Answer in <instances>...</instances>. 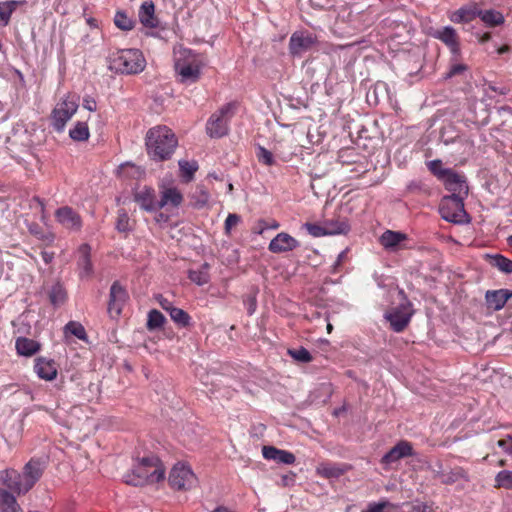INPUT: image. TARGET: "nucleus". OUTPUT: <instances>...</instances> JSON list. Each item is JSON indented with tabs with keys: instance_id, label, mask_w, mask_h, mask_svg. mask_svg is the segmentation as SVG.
<instances>
[{
	"instance_id": "10",
	"label": "nucleus",
	"mask_w": 512,
	"mask_h": 512,
	"mask_svg": "<svg viewBox=\"0 0 512 512\" xmlns=\"http://www.w3.org/2000/svg\"><path fill=\"white\" fill-rule=\"evenodd\" d=\"M127 299L126 289L118 281L113 282L110 287L107 307V312L111 318L115 319L120 316Z\"/></svg>"
},
{
	"instance_id": "43",
	"label": "nucleus",
	"mask_w": 512,
	"mask_h": 512,
	"mask_svg": "<svg viewBox=\"0 0 512 512\" xmlns=\"http://www.w3.org/2000/svg\"><path fill=\"white\" fill-rule=\"evenodd\" d=\"M134 221H131L127 212L124 209L118 210L116 229L120 233H128L133 230Z\"/></svg>"
},
{
	"instance_id": "59",
	"label": "nucleus",
	"mask_w": 512,
	"mask_h": 512,
	"mask_svg": "<svg viewBox=\"0 0 512 512\" xmlns=\"http://www.w3.org/2000/svg\"><path fill=\"white\" fill-rule=\"evenodd\" d=\"M244 305L247 307V312L252 315L257 307V301L254 296H249L244 300Z\"/></svg>"
},
{
	"instance_id": "62",
	"label": "nucleus",
	"mask_w": 512,
	"mask_h": 512,
	"mask_svg": "<svg viewBox=\"0 0 512 512\" xmlns=\"http://www.w3.org/2000/svg\"><path fill=\"white\" fill-rule=\"evenodd\" d=\"M96 106V102L92 98H85L83 101V107L89 111H95Z\"/></svg>"
},
{
	"instance_id": "23",
	"label": "nucleus",
	"mask_w": 512,
	"mask_h": 512,
	"mask_svg": "<svg viewBox=\"0 0 512 512\" xmlns=\"http://www.w3.org/2000/svg\"><path fill=\"white\" fill-rule=\"evenodd\" d=\"M34 370L39 378L52 381L57 377V364L53 359L38 357L35 359Z\"/></svg>"
},
{
	"instance_id": "54",
	"label": "nucleus",
	"mask_w": 512,
	"mask_h": 512,
	"mask_svg": "<svg viewBox=\"0 0 512 512\" xmlns=\"http://www.w3.org/2000/svg\"><path fill=\"white\" fill-rule=\"evenodd\" d=\"M304 227L313 237H322L328 235L324 223L322 225L315 223H305Z\"/></svg>"
},
{
	"instance_id": "25",
	"label": "nucleus",
	"mask_w": 512,
	"mask_h": 512,
	"mask_svg": "<svg viewBox=\"0 0 512 512\" xmlns=\"http://www.w3.org/2000/svg\"><path fill=\"white\" fill-rule=\"evenodd\" d=\"M140 23L150 29L158 28L159 19L155 14V5L152 0L144 1L138 12Z\"/></svg>"
},
{
	"instance_id": "14",
	"label": "nucleus",
	"mask_w": 512,
	"mask_h": 512,
	"mask_svg": "<svg viewBox=\"0 0 512 512\" xmlns=\"http://www.w3.org/2000/svg\"><path fill=\"white\" fill-rule=\"evenodd\" d=\"M410 307V303L402 304L387 315V319L395 332H402L408 326L412 316Z\"/></svg>"
},
{
	"instance_id": "56",
	"label": "nucleus",
	"mask_w": 512,
	"mask_h": 512,
	"mask_svg": "<svg viewBox=\"0 0 512 512\" xmlns=\"http://www.w3.org/2000/svg\"><path fill=\"white\" fill-rule=\"evenodd\" d=\"M310 5L316 9L329 10L334 7L335 0H310Z\"/></svg>"
},
{
	"instance_id": "51",
	"label": "nucleus",
	"mask_w": 512,
	"mask_h": 512,
	"mask_svg": "<svg viewBox=\"0 0 512 512\" xmlns=\"http://www.w3.org/2000/svg\"><path fill=\"white\" fill-rule=\"evenodd\" d=\"M288 354L296 361L302 363L311 362L313 359L311 353L304 347H300L299 349H289Z\"/></svg>"
},
{
	"instance_id": "6",
	"label": "nucleus",
	"mask_w": 512,
	"mask_h": 512,
	"mask_svg": "<svg viewBox=\"0 0 512 512\" xmlns=\"http://www.w3.org/2000/svg\"><path fill=\"white\" fill-rule=\"evenodd\" d=\"M78 110L77 100L66 96L60 100L51 113V124L57 132H62L67 122Z\"/></svg>"
},
{
	"instance_id": "50",
	"label": "nucleus",
	"mask_w": 512,
	"mask_h": 512,
	"mask_svg": "<svg viewBox=\"0 0 512 512\" xmlns=\"http://www.w3.org/2000/svg\"><path fill=\"white\" fill-rule=\"evenodd\" d=\"M256 156L258 161L265 166H273L276 164L272 152L262 146L258 147Z\"/></svg>"
},
{
	"instance_id": "7",
	"label": "nucleus",
	"mask_w": 512,
	"mask_h": 512,
	"mask_svg": "<svg viewBox=\"0 0 512 512\" xmlns=\"http://www.w3.org/2000/svg\"><path fill=\"white\" fill-rule=\"evenodd\" d=\"M460 196H445L440 205V213L444 220L452 223L463 222L466 212L464 209V199Z\"/></svg>"
},
{
	"instance_id": "21",
	"label": "nucleus",
	"mask_w": 512,
	"mask_h": 512,
	"mask_svg": "<svg viewBox=\"0 0 512 512\" xmlns=\"http://www.w3.org/2000/svg\"><path fill=\"white\" fill-rule=\"evenodd\" d=\"M479 14L480 8L478 4L470 3L451 12L448 17L453 23L464 24L473 21L475 18L479 17Z\"/></svg>"
},
{
	"instance_id": "2",
	"label": "nucleus",
	"mask_w": 512,
	"mask_h": 512,
	"mask_svg": "<svg viewBox=\"0 0 512 512\" xmlns=\"http://www.w3.org/2000/svg\"><path fill=\"white\" fill-rule=\"evenodd\" d=\"M205 64V57L191 49L180 48L176 54L175 70L184 84L197 82Z\"/></svg>"
},
{
	"instance_id": "41",
	"label": "nucleus",
	"mask_w": 512,
	"mask_h": 512,
	"mask_svg": "<svg viewBox=\"0 0 512 512\" xmlns=\"http://www.w3.org/2000/svg\"><path fill=\"white\" fill-rule=\"evenodd\" d=\"M49 300L52 305H63L67 299V292L60 283L54 284L49 291Z\"/></svg>"
},
{
	"instance_id": "45",
	"label": "nucleus",
	"mask_w": 512,
	"mask_h": 512,
	"mask_svg": "<svg viewBox=\"0 0 512 512\" xmlns=\"http://www.w3.org/2000/svg\"><path fill=\"white\" fill-rule=\"evenodd\" d=\"M114 24L123 31H130L135 26V21L130 18L126 12L117 11L114 16Z\"/></svg>"
},
{
	"instance_id": "49",
	"label": "nucleus",
	"mask_w": 512,
	"mask_h": 512,
	"mask_svg": "<svg viewBox=\"0 0 512 512\" xmlns=\"http://www.w3.org/2000/svg\"><path fill=\"white\" fill-rule=\"evenodd\" d=\"M427 167L429 171L441 181L445 179L451 170L449 168H443L442 161L439 159L427 162Z\"/></svg>"
},
{
	"instance_id": "64",
	"label": "nucleus",
	"mask_w": 512,
	"mask_h": 512,
	"mask_svg": "<svg viewBox=\"0 0 512 512\" xmlns=\"http://www.w3.org/2000/svg\"><path fill=\"white\" fill-rule=\"evenodd\" d=\"M155 220H156V222H158V223H162V222H164V223H165V222H167V221L169 220V216H168V215H166V214H164L163 212H160V213H158V214L156 215Z\"/></svg>"
},
{
	"instance_id": "16",
	"label": "nucleus",
	"mask_w": 512,
	"mask_h": 512,
	"mask_svg": "<svg viewBox=\"0 0 512 512\" xmlns=\"http://www.w3.org/2000/svg\"><path fill=\"white\" fill-rule=\"evenodd\" d=\"M413 454V447L411 443L402 440L383 455L381 458V463L384 465H391L403 458L412 456Z\"/></svg>"
},
{
	"instance_id": "27",
	"label": "nucleus",
	"mask_w": 512,
	"mask_h": 512,
	"mask_svg": "<svg viewBox=\"0 0 512 512\" xmlns=\"http://www.w3.org/2000/svg\"><path fill=\"white\" fill-rule=\"evenodd\" d=\"M263 457L267 460H273L277 463L291 465L295 462L296 457L293 453L278 449L274 446H263Z\"/></svg>"
},
{
	"instance_id": "38",
	"label": "nucleus",
	"mask_w": 512,
	"mask_h": 512,
	"mask_svg": "<svg viewBox=\"0 0 512 512\" xmlns=\"http://www.w3.org/2000/svg\"><path fill=\"white\" fill-rule=\"evenodd\" d=\"M198 170V163L196 161H179L180 177L184 183H189L193 180L195 172Z\"/></svg>"
},
{
	"instance_id": "22",
	"label": "nucleus",
	"mask_w": 512,
	"mask_h": 512,
	"mask_svg": "<svg viewBox=\"0 0 512 512\" xmlns=\"http://www.w3.org/2000/svg\"><path fill=\"white\" fill-rule=\"evenodd\" d=\"M352 469L346 463H322L316 468V474L325 479H338Z\"/></svg>"
},
{
	"instance_id": "47",
	"label": "nucleus",
	"mask_w": 512,
	"mask_h": 512,
	"mask_svg": "<svg viewBox=\"0 0 512 512\" xmlns=\"http://www.w3.org/2000/svg\"><path fill=\"white\" fill-rule=\"evenodd\" d=\"M134 467L135 471H141L146 470V468L154 470L155 467H163V465L157 456L149 455L139 459L138 464L135 465Z\"/></svg>"
},
{
	"instance_id": "52",
	"label": "nucleus",
	"mask_w": 512,
	"mask_h": 512,
	"mask_svg": "<svg viewBox=\"0 0 512 512\" xmlns=\"http://www.w3.org/2000/svg\"><path fill=\"white\" fill-rule=\"evenodd\" d=\"M407 190L410 193L420 194V195H425V196H429L431 193L430 187L421 180H416V181H412L411 183H409L407 186Z\"/></svg>"
},
{
	"instance_id": "28",
	"label": "nucleus",
	"mask_w": 512,
	"mask_h": 512,
	"mask_svg": "<svg viewBox=\"0 0 512 512\" xmlns=\"http://www.w3.org/2000/svg\"><path fill=\"white\" fill-rule=\"evenodd\" d=\"M78 268L80 278H91L93 275V265L90 260L91 247L88 244H82L79 249Z\"/></svg>"
},
{
	"instance_id": "5",
	"label": "nucleus",
	"mask_w": 512,
	"mask_h": 512,
	"mask_svg": "<svg viewBox=\"0 0 512 512\" xmlns=\"http://www.w3.org/2000/svg\"><path fill=\"white\" fill-rule=\"evenodd\" d=\"M168 481L171 488L178 491H188L198 483V479L191 467L181 462L172 467Z\"/></svg>"
},
{
	"instance_id": "15",
	"label": "nucleus",
	"mask_w": 512,
	"mask_h": 512,
	"mask_svg": "<svg viewBox=\"0 0 512 512\" xmlns=\"http://www.w3.org/2000/svg\"><path fill=\"white\" fill-rule=\"evenodd\" d=\"M433 37L444 43L449 48L452 55H460V40L456 30L453 27H442L433 33Z\"/></svg>"
},
{
	"instance_id": "13",
	"label": "nucleus",
	"mask_w": 512,
	"mask_h": 512,
	"mask_svg": "<svg viewBox=\"0 0 512 512\" xmlns=\"http://www.w3.org/2000/svg\"><path fill=\"white\" fill-rule=\"evenodd\" d=\"M316 42V38L309 32H295L289 40V51L292 55H301L310 50Z\"/></svg>"
},
{
	"instance_id": "39",
	"label": "nucleus",
	"mask_w": 512,
	"mask_h": 512,
	"mask_svg": "<svg viewBox=\"0 0 512 512\" xmlns=\"http://www.w3.org/2000/svg\"><path fill=\"white\" fill-rule=\"evenodd\" d=\"M479 18L487 26H490V27L499 26L504 23V17L502 15V13H500L499 11L493 10V9L485 10V11L480 9Z\"/></svg>"
},
{
	"instance_id": "11",
	"label": "nucleus",
	"mask_w": 512,
	"mask_h": 512,
	"mask_svg": "<svg viewBox=\"0 0 512 512\" xmlns=\"http://www.w3.org/2000/svg\"><path fill=\"white\" fill-rule=\"evenodd\" d=\"M433 469L434 477L439 479L442 484L452 485L460 480L469 481L468 473L462 467H455L446 472L442 462L438 461Z\"/></svg>"
},
{
	"instance_id": "60",
	"label": "nucleus",
	"mask_w": 512,
	"mask_h": 512,
	"mask_svg": "<svg viewBox=\"0 0 512 512\" xmlns=\"http://www.w3.org/2000/svg\"><path fill=\"white\" fill-rule=\"evenodd\" d=\"M157 301L162 309H164L166 312H170L171 309H173L175 306L172 304L171 301H169L167 298L163 297L162 295H159L157 297Z\"/></svg>"
},
{
	"instance_id": "35",
	"label": "nucleus",
	"mask_w": 512,
	"mask_h": 512,
	"mask_svg": "<svg viewBox=\"0 0 512 512\" xmlns=\"http://www.w3.org/2000/svg\"><path fill=\"white\" fill-rule=\"evenodd\" d=\"M210 265L208 263H203L197 269H190L188 271V278L195 284L202 286L207 284L210 280L209 275Z\"/></svg>"
},
{
	"instance_id": "37",
	"label": "nucleus",
	"mask_w": 512,
	"mask_h": 512,
	"mask_svg": "<svg viewBox=\"0 0 512 512\" xmlns=\"http://www.w3.org/2000/svg\"><path fill=\"white\" fill-rule=\"evenodd\" d=\"M461 54L460 55H452L449 60V68L448 71L445 73L444 78L450 79L459 75H462L468 70V66L462 62H460Z\"/></svg>"
},
{
	"instance_id": "42",
	"label": "nucleus",
	"mask_w": 512,
	"mask_h": 512,
	"mask_svg": "<svg viewBox=\"0 0 512 512\" xmlns=\"http://www.w3.org/2000/svg\"><path fill=\"white\" fill-rule=\"evenodd\" d=\"M172 321L179 327L186 328L191 326V316L181 308L174 307L169 312Z\"/></svg>"
},
{
	"instance_id": "24",
	"label": "nucleus",
	"mask_w": 512,
	"mask_h": 512,
	"mask_svg": "<svg viewBox=\"0 0 512 512\" xmlns=\"http://www.w3.org/2000/svg\"><path fill=\"white\" fill-rule=\"evenodd\" d=\"M3 483L10 491L17 494H25L31 489L27 487L23 473L20 474L14 469L5 471Z\"/></svg>"
},
{
	"instance_id": "46",
	"label": "nucleus",
	"mask_w": 512,
	"mask_h": 512,
	"mask_svg": "<svg viewBox=\"0 0 512 512\" xmlns=\"http://www.w3.org/2000/svg\"><path fill=\"white\" fill-rule=\"evenodd\" d=\"M69 136L74 141L88 140L90 136L88 125L85 122H77L75 126L72 129H70Z\"/></svg>"
},
{
	"instance_id": "31",
	"label": "nucleus",
	"mask_w": 512,
	"mask_h": 512,
	"mask_svg": "<svg viewBox=\"0 0 512 512\" xmlns=\"http://www.w3.org/2000/svg\"><path fill=\"white\" fill-rule=\"evenodd\" d=\"M408 239L405 233L386 230L380 237V244L388 250H396L402 247V243Z\"/></svg>"
},
{
	"instance_id": "63",
	"label": "nucleus",
	"mask_w": 512,
	"mask_h": 512,
	"mask_svg": "<svg viewBox=\"0 0 512 512\" xmlns=\"http://www.w3.org/2000/svg\"><path fill=\"white\" fill-rule=\"evenodd\" d=\"M345 258H346V252L342 251L338 255L337 260L335 261V263L333 265V272H337L338 267L343 263Z\"/></svg>"
},
{
	"instance_id": "18",
	"label": "nucleus",
	"mask_w": 512,
	"mask_h": 512,
	"mask_svg": "<svg viewBox=\"0 0 512 512\" xmlns=\"http://www.w3.org/2000/svg\"><path fill=\"white\" fill-rule=\"evenodd\" d=\"M55 217L57 221L67 229L80 230L82 227L81 216L71 207L64 206L57 209Z\"/></svg>"
},
{
	"instance_id": "55",
	"label": "nucleus",
	"mask_w": 512,
	"mask_h": 512,
	"mask_svg": "<svg viewBox=\"0 0 512 512\" xmlns=\"http://www.w3.org/2000/svg\"><path fill=\"white\" fill-rule=\"evenodd\" d=\"M241 218L237 214H229L225 220V233L229 235L233 227L237 226L240 222Z\"/></svg>"
},
{
	"instance_id": "20",
	"label": "nucleus",
	"mask_w": 512,
	"mask_h": 512,
	"mask_svg": "<svg viewBox=\"0 0 512 512\" xmlns=\"http://www.w3.org/2000/svg\"><path fill=\"white\" fill-rule=\"evenodd\" d=\"M135 202L145 211L153 212L160 209L155 191L150 187H143L134 194Z\"/></svg>"
},
{
	"instance_id": "61",
	"label": "nucleus",
	"mask_w": 512,
	"mask_h": 512,
	"mask_svg": "<svg viewBox=\"0 0 512 512\" xmlns=\"http://www.w3.org/2000/svg\"><path fill=\"white\" fill-rule=\"evenodd\" d=\"M412 512H432V508L426 503H418L413 506Z\"/></svg>"
},
{
	"instance_id": "19",
	"label": "nucleus",
	"mask_w": 512,
	"mask_h": 512,
	"mask_svg": "<svg viewBox=\"0 0 512 512\" xmlns=\"http://www.w3.org/2000/svg\"><path fill=\"white\" fill-rule=\"evenodd\" d=\"M46 464L45 461L32 458L23 468V478L28 488H32L41 478Z\"/></svg>"
},
{
	"instance_id": "53",
	"label": "nucleus",
	"mask_w": 512,
	"mask_h": 512,
	"mask_svg": "<svg viewBox=\"0 0 512 512\" xmlns=\"http://www.w3.org/2000/svg\"><path fill=\"white\" fill-rule=\"evenodd\" d=\"M492 264L502 272L512 273V260L504 257L503 255L494 256Z\"/></svg>"
},
{
	"instance_id": "26",
	"label": "nucleus",
	"mask_w": 512,
	"mask_h": 512,
	"mask_svg": "<svg viewBox=\"0 0 512 512\" xmlns=\"http://www.w3.org/2000/svg\"><path fill=\"white\" fill-rule=\"evenodd\" d=\"M511 298L512 290L508 289L489 290L485 295L488 308H491L494 311L501 310Z\"/></svg>"
},
{
	"instance_id": "36",
	"label": "nucleus",
	"mask_w": 512,
	"mask_h": 512,
	"mask_svg": "<svg viewBox=\"0 0 512 512\" xmlns=\"http://www.w3.org/2000/svg\"><path fill=\"white\" fill-rule=\"evenodd\" d=\"M23 3V1L16 0L0 2V22L3 26H7L9 24L11 15Z\"/></svg>"
},
{
	"instance_id": "3",
	"label": "nucleus",
	"mask_w": 512,
	"mask_h": 512,
	"mask_svg": "<svg viewBox=\"0 0 512 512\" xmlns=\"http://www.w3.org/2000/svg\"><path fill=\"white\" fill-rule=\"evenodd\" d=\"M146 60L138 49H121L109 56V68L121 74H138L144 70Z\"/></svg>"
},
{
	"instance_id": "44",
	"label": "nucleus",
	"mask_w": 512,
	"mask_h": 512,
	"mask_svg": "<svg viewBox=\"0 0 512 512\" xmlns=\"http://www.w3.org/2000/svg\"><path fill=\"white\" fill-rule=\"evenodd\" d=\"M166 322V318L164 315L156 310L152 309L148 313V319H147V329L149 331H153L159 328H162Z\"/></svg>"
},
{
	"instance_id": "9",
	"label": "nucleus",
	"mask_w": 512,
	"mask_h": 512,
	"mask_svg": "<svg viewBox=\"0 0 512 512\" xmlns=\"http://www.w3.org/2000/svg\"><path fill=\"white\" fill-rule=\"evenodd\" d=\"M165 478V468L155 467L154 470L147 469L141 471H135L133 469L132 474L125 476V482L133 486H143L148 483H158Z\"/></svg>"
},
{
	"instance_id": "17",
	"label": "nucleus",
	"mask_w": 512,
	"mask_h": 512,
	"mask_svg": "<svg viewBox=\"0 0 512 512\" xmlns=\"http://www.w3.org/2000/svg\"><path fill=\"white\" fill-rule=\"evenodd\" d=\"M299 241L288 233H278L269 243L268 249L272 253L290 252L298 248Z\"/></svg>"
},
{
	"instance_id": "12",
	"label": "nucleus",
	"mask_w": 512,
	"mask_h": 512,
	"mask_svg": "<svg viewBox=\"0 0 512 512\" xmlns=\"http://www.w3.org/2000/svg\"><path fill=\"white\" fill-rule=\"evenodd\" d=\"M443 183L445 188L451 192V196L467 197L469 188L463 173L450 170Z\"/></svg>"
},
{
	"instance_id": "34",
	"label": "nucleus",
	"mask_w": 512,
	"mask_h": 512,
	"mask_svg": "<svg viewBox=\"0 0 512 512\" xmlns=\"http://www.w3.org/2000/svg\"><path fill=\"white\" fill-rule=\"evenodd\" d=\"M0 512H22L15 497L2 488H0Z\"/></svg>"
},
{
	"instance_id": "32",
	"label": "nucleus",
	"mask_w": 512,
	"mask_h": 512,
	"mask_svg": "<svg viewBox=\"0 0 512 512\" xmlns=\"http://www.w3.org/2000/svg\"><path fill=\"white\" fill-rule=\"evenodd\" d=\"M209 199L210 194L203 184L196 185L194 191L189 195L190 206L197 210L206 207Z\"/></svg>"
},
{
	"instance_id": "30",
	"label": "nucleus",
	"mask_w": 512,
	"mask_h": 512,
	"mask_svg": "<svg viewBox=\"0 0 512 512\" xmlns=\"http://www.w3.org/2000/svg\"><path fill=\"white\" fill-rule=\"evenodd\" d=\"M23 429L21 418H6L1 424L2 435L7 441L17 440Z\"/></svg>"
},
{
	"instance_id": "57",
	"label": "nucleus",
	"mask_w": 512,
	"mask_h": 512,
	"mask_svg": "<svg viewBox=\"0 0 512 512\" xmlns=\"http://www.w3.org/2000/svg\"><path fill=\"white\" fill-rule=\"evenodd\" d=\"M390 503L388 501L383 502H373L370 503L366 510L362 512H384V509L389 506Z\"/></svg>"
},
{
	"instance_id": "58",
	"label": "nucleus",
	"mask_w": 512,
	"mask_h": 512,
	"mask_svg": "<svg viewBox=\"0 0 512 512\" xmlns=\"http://www.w3.org/2000/svg\"><path fill=\"white\" fill-rule=\"evenodd\" d=\"M498 446L501 447L507 454L512 455V436L508 435L507 438L500 439L497 442Z\"/></svg>"
},
{
	"instance_id": "40",
	"label": "nucleus",
	"mask_w": 512,
	"mask_h": 512,
	"mask_svg": "<svg viewBox=\"0 0 512 512\" xmlns=\"http://www.w3.org/2000/svg\"><path fill=\"white\" fill-rule=\"evenodd\" d=\"M64 335H65V337H68V335H73L82 341L88 340V336H87L84 326L80 322H77V321H69L64 326Z\"/></svg>"
},
{
	"instance_id": "29",
	"label": "nucleus",
	"mask_w": 512,
	"mask_h": 512,
	"mask_svg": "<svg viewBox=\"0 0 512 512\" xmlns=\"http://www.w3.org/2000/svg\"><path fill=\"white\" fill-rule=\"evenodd\" d=\"M324 224L328 235L347 234L350 230L347 217L342 216L340 213L325 220Z\"/></svg>"
},
{
	"instance_id": "48",
	"label": "nucleus",
	"mask_w": 512,
	"mask_h": 512,
	"mask_svg": "<svg viewBox=\"0 0 512 512\" xmlns=\"http://www.w3.org/2000/svg\"><path fill=\"white\" fill-rule=\"evenodd\" d=\"M494 487L512 490V471L502 470L498 472L495 476Z\"/></svg>"
},
{
	"instance_id": "8",
	"label": "nucleus",
	"mask_w": 512,
	"mask_h": 512,
	"mask_svg": "<svg viewBox=\"0 0 512 512\" xmlns=\"http://www.w3.org/2000/svg\"><path fill=\"white\" fill-rule=\"evenodd\" d=\"M159 207L178 209L184 202V195L174 181H162L159 184Z\"/></svg>"
},
{
	"instance_id": "33",
	"label": "nucleus",
	"mask_w": 512,
	"mask_h": 512,
	"mask_svg": "<svg viewBox=\"0 0 512 512\" xmlns=\"http://www.w3.org/2000/svg\"><path fill=\"white\" fill-rule=\"evenodd\" d=\"M15 348L19 355L31 357L40 350L41 345L33 339L18 337L15 342Z\"/></svg>"
},
{
	"instance_id": "1",
	"label": "nucleus",
	"mask_w": 512,
	"mask_h": 512,
	"mask_svg": "<svg viewBox=\"0 0 512 512\" xmlns=\"http://www.w3.org/2000/svg\"><path fill=\"white\" fill-rule=\"evenodd\" d=\"M177 144V138L173 131L164 125L150 128L145 136L147 153L155 161L170 159Z\"/></svg>"
},
{
	"instance_id": "4",
	"label": "nucleus",
	"mask_w": 512,
	"mask_h": 512,
	"mask_svg": "<svg viewBox=\"0 0 512 512\" xmlns=\"http://www.w3.org/2000/svg\"><path fill=\"white\" fill-rule=\"evenodd\" d=\"M235 110L236 104L228 103L210 116L206 124V130L210 137L220 138L228 133L229 121L234 115Z\"/></svg>"
}]
</instances>
